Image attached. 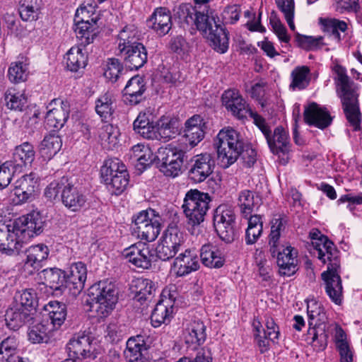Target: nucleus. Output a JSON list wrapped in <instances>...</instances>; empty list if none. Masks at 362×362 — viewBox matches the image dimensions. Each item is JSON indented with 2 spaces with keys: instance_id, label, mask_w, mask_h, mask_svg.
Wrapping results in <instances>:
<instances>
[{
  "instance_id": "nucleus-1",
  "label": "nucleus",
  "mask_w": 362,
  "mask_h": 362,
  "mask_svg": "<svg viewBox=\"0 0 362 362\" xmlns=\"http://www.w3.org/2000/svg\"><path fill=\"white\" fill-rule=\"evenodd\" d=\"M177 16L181 23L195 25L197 30L211 42V46L219 53L228 49V33L215 20L214 10L198 11L190 4H182L178 8Z\"/></svg>"
},
{
  "instance_id": "nucleus-2",
  "label": "nucleus",
  "mask_w": 362,
  "mask_h": 362,
  "mask_svg": "<svg viewBox=\"0 0 362 362\" xmlns=\"http://www.w3.org/2000/svg\"><path fill=\"white\" fill-rule=\"evenodd\" d=\"M337 92L339 96L346 118L354 131L361 129L362 116L359 108L358 87L350 80L346 69L341 66L334 67Z\"/></svg>"
},
{
  "instance_id": "nucleus-3",
  "label": "nucleus",
  "mask_w": 362,
  "mask_h": 362,
  "mask_svg": "<svg viewBox=\"0 0 362 362\" xmlns=\"http://www.w3.org/2000/svg\"><path fill=\"white\" fill-rule=\"evenodd\" d=\"M214 145L218 160L224 168L233 164L243 149L240 134L231 127H226L218 133Z\"/></svg>"
},
{
  "instance_id": "nucleus-4",
  "label": "nucleus",
  "mask_w": 362,
  "mask_h": 362,
  "mask_svg": "<svg viewBox=\"0 0 362 362\" xmlns=\"http://www.w3.org/2000/svg\"><path fill=\"white\" fill-rule=\"evenodd\" d=\"M308 315V335H312V345L319 351L327 346L328 334L326 332L325 313L320 303L315 299L307 301Z\"/></svg>"
},
{
  "instance_id": "nucleus-5",
  "label": "nucleus",
  "mask_w": 362,
  "mask_h": 362,
  "mask_svg": "<svg viewBox=\"0 0 362 362\" xmlns=\"http://www.w3.org/2000/svg\"><path fill=\"white\" fill-rule=\"evenodd\" d=\"M210 202L209 194L198 189H190L186 193L182 209L188 225L195 227L204 221Z\"/></svg>"
},
{
  "instance_id": "nucleus-6",
  "label": "nucleus",
  "mask_w": 362,
  "mask_h": 362,
  "mask_svg": "<svg viewBox=\"0 0 362 362\" xmlns=\"http://www.w3.org/2000/svg\"><path fill=\"white\" fill-rule=\"evenodd\" d=\"M89 297L91 300V309L95 310L98 317L100 318L108 316L117 301L115 285L107 281H100L92 286Z\"/></svg>"
},
{
  "instance_id": "nucleus-7",
  "label": "nucleus",
  "mask_w": 362,
  "mask_h": 362,
  "mask_svg": "<svg viewBox=\"0 0 362 362\" xmlns=\"http://www.w3.org/2000/svg\"><path fill=\"white\" fill-rule=\"evenodd\" d=\"M100 178L112 194H120L129 184L126 166L118 158L106 160L100 168Z\"/></svg>"
},
{
  "instance_id": "nucleus-8",
  "label": "nucleus",
  "mask_w": 362,
  "mask_h": 362,
  "mask_svg": "<svg viewBox=\"0 0 362 362\" xmlns=\"http://www.w3.org/2000/svg\"><path fill=\"white\" fill-rule=\"evenodd\" d=\"M162 218L153 209L144 210L134 216L132 234L147 242L154 241L161 230Z\"/></svg>"
},
{
  "instance_id": "nucleus-9",
  "label": "nucleus",
  "mask_w": 362,
  "mask_h": 362,
  "mask_svg": "<svg viewBox=\"0 0 362 362\" xmlns=\"http://www.w3.org/2000/svg\"><path fill=\"white\" fill-rule=\"evenodd\" d=\"M185 240V234L177 226H169L156 247L158 257L163 261L173 258L184 247Z\"/></svg>"
},
{
  "instance_id": "nucleus-10",
  "label": "nucleus",
  "mask_w": 362,
  "mask_h": 362,
  "mask_svg": "<svg viewBox=\"0 0 362 362\" xmlns=\"http://www.w3.org/2000/svg\"><path fill=\"white\" fill-rule=\"evenodd\" d=\"M235 212L230 206L221 204L216 209L214 226L220 238L226 243H231L235 239Z\"/></svg>"
},
{
  "instance_id": "nucleus-11",
  "label": "nucleus",
  "mask_w": 362,
  "mask_h": 362,
  "mask_svg": "<svg viewBox=\"0 0 362 362\" xmlns=\"http://www.w3.org/2000/svg\"><path fill=\"white\" fill-rule=\"evenodd\" d=\"M21 234L14 221L0 223V250L8 255L18 253L25 244Z\"/></svg>"
},
{
  "instance_id": "nucleus-12",
  "label": "nucleus",
  "mask_w": 362,
  "mask_h": 362,
  "mask_svg": "<svg viewBox=\"0 0 362 362\" xmlns=\"http://www.w3.org/2000/svg\"><path fill=\"white\" fill-rule=\"evenodd\" d=\"M93 338L85 332L74 334L66 344L69 358L65 362H74L90 358L93 355Z\"/></svg>"
},
{
  "instance_id": "nucleus-13",
  "label": "nucleus",
  "mask_w": 362,
  "mask_h": 362,
  "mask_svg": "<svg viewBox=\"0 0 362 362\" xmlns=\"http://www.w3.org/2000/svg\"><path fill=\"white\" fill-rule=\"evenodd\" d=\"M340 267L339 259H334L333 263H328L327 271L322 274L325 282V291L332 302L340 305L343 299V287L339 274Z\"/></svg>"
},
{
  "instance_id": "nucleus-14",
  "label": "nucleus",
  "mask_w": 362,
  "mask_h": 362,
  "mask_svg": "<svg viewBox=\"0 0 362 362\" xmlns=\"http://www.w3.org/2000/svg\"><path fill=\"white\" fill-rule=\"evenodd\" d=\"M161 164L160 170L165 176L175 177L182 173L185 152L169 146L160 152Z\"/></svg>"
},
{
  "instance_id": "nucleus-15",
  "label": "nucleus",
  "mask_w": 362,
  "mask_h": 362,
  "mask_svg": "<svg viewBox=\"0 0 362 362\" xmlns=\"http://www.w3.org/2000/svg\"><path fill=\"white\" fill-rule=\"evenodd\" d=\"M18 226L21 238L26 244L32 238L40 235L44 228L45 221L38 211H32L14 220Z\"/></svg>"
},
{
  "instance_id": "nucleus-16",
  "label": "nucleus",
  "mask_w": 362,
  "mask_h": 362,
  "mask_svg": "<svg viewBox=\"0 0 362 362\" xmlns=\"http://www.w3.org/2000/svg\"><path fill=\"white\" fill-rule=\"evenodd\" d=\"M309 236L315 251V254L323 264H325L327 261H329V263H333L335 259H339L337 250L333 243L327 236L322 234L319 230H311Z\"/></svg>"
},
{
  "instance_id": "nucleus-17",
  "label": "nucleus",
  "mask_w": 362,
  "mask_h": 362,
  "mask_svg": "<svg viewBox=\"0 0 362 362\" xmlns=\"http://www.w3.org/2000/svg\"><path fill=\"white\" fill-rule=\"evenodd\" d=\"M45 117V124L49 129H60L66 122L70 112V106L67 101L55 99L49 106Z\"/></svg>"
},
{
  "instance_id": "nucleus-18",
  "label": "nucleus",
  "mask_w": 362,
  "mask_h": 362,
  "mask_svg": "<svg viewBox=\"0 0 362 362\" xmlns=\"http://www.w3.org/2000/svg\"><path fill=\"white\" fill-rule=\"evenodd\" d=\"M117 51L118 55L123 59L125 66L130 70H138L147 62V51L141 43L123 47Z\"/></svg>"
},
{
  "instance_id": "nucleus-19",
  "label": "nucleus",
  "mask_w": 362,
  "mask_h": 362,
  "mask_svg": "<svg viewBox=\"0 0 362 362\" xmlns=\"http://www.w3.org/2000/svg\"><path fill=\"white\" fill-rule=\"evenodd\" d=\"M125 259L138 268L147 269L151 266L152 255L148 245L138 242L124 250Z\"/></svg>"
},
{
  "instance_id": "nucleus-20",
  "label": "nucleus",
  "mask_w": 362,
  "mask_h": 362,
  "mask_svg": "<svg viewBox=\"0 0 362 362\" xmlns=\"http://www.w3.org/2000/svg\"><path fill=\"white\" fill-rule=\"evenodd\" d=\"M222 103L228 111L239 119L245 118L250 111L249 105L236 89H228L223 92Z\"/></svg>"
},
{
  "instance_id": "nucleus-21",
  "label": "nucleus",
  "mask_w": 362,
  "mask_h": 362,
  "mask_svg": "<svg viewBox=\"0 0 362 362\" xmlns=\"http://www.w3.org/2000/svg\"><path fill=\"white\" fill-rule=\"evenodd\" d=\"M192 163L188 172V176L194 183L203 182L213 172L214 162L209 153L194 156Z\"/></svg>"
},
{
  "instance_id": "nucleus-22",
  "label": "nucleus",
  "mask_w": 362,
  "mask_h": 362,
  "mask_svg": "<svg viewBox=\"0 0 362 362\" xmlns=\"http://www.w3.org/2000/svg\"><path fill=\"white\" fill-rule=\"evenodd\" d=\"M199 268V258L194 249H186L174 259L173 270L177 276H186Z\"/></svg>"
},
{
  "instance_id": "nucleus-23",
  "label": "nucleus",
  "mask_w": 362,
  "mask_h": 362,
  "mask_svg": "<svg viewBox=\"0 0 362 362\" xmlns=\"http://www.w3.org/2000/svg\"><path fill=\"white\" fill-rule=\"evenodd\" d=\"M277 265L279 268V274L281 276H291L298 270V251L291 245H287L281 250L278 251Z\"/></svg>"
},
{
  "instance_id": "nucleus-24",
  "label": "nucleus",
  "mask_w": 362,
  "mask_h": 362,
  "mask_svg": "<svg viewBox=\"0 0 362 362\" xmlns=\"http://www.w3.org/2000/svg\"><path fill=\"white\" fill-rule=\"evenodd\" d=\"M37 187V178L35 174L31 173L22 176L15 182L13 194L16 199H13V202L16 204L26 202L33 194Z\"/></svg>"
},
{
  "instance_id": "nucleus-25",
  "label": "nucleus",
  "mask_w": 362,
  "mask_h": 362,
  "mask_svg": "<svg viewBox=\"0 0 362 362\" xmlns=\"http://www.w3.org/2000/svg\"><path fill=\"white\" fill-rule=\"evenodd\" d=\"M87 279V268L84 263H73L65 275V282L74 295L78 294L83 289Z\"/></svg>"
},
{
  "instance_id": "nucleus-26",
  "label": "nucleus",
  "mask_w": 362,
  "mask_h": 362,
  "mask_svg": "<svg viewBox=\"0 0 362 362\" xmlns=\"http://www.w3.org/2000/svg\"><path fill=\"white\" fill-rule=\"evenodd\" d=\"M265 138L273 154L280 157L289 153L291 144L288 134L282 127H276L274 132H270Z\"/></svg>"
},
{
  "instance_id": "nucleus-27",
  "label": "nucleus",
  "mask_w": 362,
  "mask_h": 362,
  "mask_svg": "<svg viewBox=\"0 0 362 362\" xmlns=\"http://www.w3.org/2000/svg\"><path fill=\"white\" fill-rule=\"evenodd\" d=\"M148 26L156 34L163 36L171 30L172 16L170 11L166 7H158L148 20Z\"/></svg>"
},
{
  "instance_id": "nucleus-28",
  "label": "nucleus",
  "mask_w": 362,
  "mask_h": 362,
  "mask_svg": "<svg viewBox=\"0 0 362 362\" xmlns=\"http://www.w3.org/2000/svg\"><path fill=\"white\" fill-rule=\"evenodd\" d=\"M61 199L63 204L72 211L80 210L86 202V197L68 178Z\"/></svg>"
},
{
  "instance_id": "nucleus-29",
  "label": "nucleus",
  "mask_w": 362,
  "mask_h": 362,
  "mask_svg": "<svg viewBox=\"0 0 362 362\" xmlns=\"http://www.w3.org/2000/svg\"><path fill=\"white\" fill-rule=\"evenodd\" d=\"M304 119L309 125L323 129L330 125L332 118L326 108L313 103L305 108Z\"/></svg>"
},
{
  "instance_id": "nucleus-30",
  "label": "nucleus",
  "mask_w": 362,
  "mask_h": 362,
  "mask_svg": "<svg viewBox=\"0 0 362 362\" xmlns=\"http://www.w3.org/2000/svg\"><path fill=\"white\" fill-rule=\"evenodd\" d=\"M33 319L32 314L26 308H22L13 303L5 314L6 325L11 330H18Z\"/></svg>"
},
{
  "instance_id": "nucleus-31",
  "label": "nucleus",
  "mask_w": 362,
  "mask_h": 362,
  "mask_svg": "<svg viewBox=\"0 0 362 362\" xmlns=\"http://www.w3.org/2000/svg\"><path fill=\"white\" fill-rule=\"evenodd\" d=\"M205 122L199 115H194L185 122V137L192 147L204 137Z\"/></svg>"
},
{
  "instance_id": "nucleus-32",
  "label": "nucleus",
  "mask_w": 362,
  "mask_h": 362,
  "mask_svg": "<svg viewBox=\"0 0 362 362\" xmlns=\"http://www.w3.org/2000/svg\"><path fill=\"white\" fill-rule=\"evenodd\" d=\"M183 336L186 344L193 349H196L206 339V326L199 320H194L185 329Z\"/></svg>"
},
{
  "instance_id": "nucleus-33",
  "label": "nucleus",
  "mask_w": 362,
  "mask_h": 362,
  "mask_svg": "<svg viewBox=\"0 0 362 362\" xmlns=\"http://www.w3.org/2000/svg\"><path fill=\"white\" fill-rule=\"evenodd\" d=\"M145 90L144 81L137 75L128 81L124 89V95L131 105H135L143 100Z\"/></svg>"
},
{
  "instance_id": "nucleus-34",
  "label": "nucleus",
  "mask_w": 362,
  "mask_h": 362,
  "mask_svg": "<svg viewBox=\"0 0 362 362\" xmlns=\"http://www.w3.org/2000/svg\"><path fill=\"white\" fill-rule=\"evenodd\" d=\"M35 154L33 146L28 142H24L16 147L12 159L8 161L12 162L14 168L21 172L23 167L33 163Z\"/></svg>"
},
{
  "instance_id": "nucleus-35",
  "label": "nucleus",
  "mask_w": 362,
  "mask_h": 362,
  "mask_svg": "<svg viewBox=\"0 0 362 362\" xmlns=\"http://www.w3.org/2000/svg\"><path fill=\"white\" fill-rule=\"evenodd\" d=\"M130 288L134 294V298L141 303L151 300L156 291L153 282L142 277L132 280Z\"/></svg>"
},
{
  "instance_id": "nucleus-36",
  "label": "nucleus",
  "mask_w": 362,
  "mask_h": 362,
  "mask_svg": "<svg viewBox=\"0 0 362 362\" xmlns=\"http://www.w3.org/2000/svg\"><path fill=\"white\" fill-rule=\"evenodd\" d=\"M200 258L202 264L209 268H221L225 262L223 253L211 244H206L202 247Z\"/></svg>"
},
{
  "instance_id": "nucleus-37",
  "label": "nucleus",
  "mask_w": 362,
  "mask_h": 362,
  "mask_svg": "<svg viewBox=\"0 0 362 362\" xmlns=\"http://www.w3.org/2000/svg\"><path fill=\"white\" fill-rule=\"evenodd\" d=\"M5 106L10 110L22 112L28 103L25 90H19L15 88H8L4 95Z\"/></svg>"
},
{
  "instance_id": "nucleus-38",
  "label": "nucleus",
  "mask_w": 362,
  "mask_h": 362,
  "mask_svg": "<svg viewBox=\"0 0 362 362\" xmlns=\"http://www.w3.org/2000/svg\"><path fill=\"white\" fill-rule=\"evenodd\" d=\"M48 319L53 328H59L64 322L66 317V305L57 300L49 301L44 307Z\"/></svg>"
},
{
  "instance_id": "nucleus-39",
  "label": "nucleus",
  "mask_w": 362,
  "mask_h": 362,
  "mask_svg": "<svg viewBox=\"0 0 362 362\" xmlns=\"http://www.w3.org/2000/svg\"><path fill=\"white\" fill-rule=\"evenodd\" d=\"M88 57L83 49L79 46L72 47L66 54V64L69 70L73 72L84 69Z\"/></svg>"
},
{
  "instance_id": "nucleus-40",
  "label": "nucleus",
  "mask_w": 362,
  "mask_h": 362,
  "mask_svg": "<svg viewBox=\"0 0 362 362\" xmlns=\"http://www.w3.org/2000/svg\"><path fill=\"white\" fill-rule=\"evenodd\" d=\"M310 69L308 66H298L291 73L290 89L300 90L306 88L310 82Z\"/></svg>"
},
{
  "instance_id": "nucleus-41",
  "label": "nucleus",
  "mask_w": 362,
  "mask_h": 362,
  "mask_svg": "<svg viewBox=\"0 0 362 362\" xmlns=\"http://www.w3.org/2000/svg\"><path fill=\"white\" fill-rule=\"evenodd\" d=\"M62 141L59 136L49 134L45 136L40 146V152L45 160H49L61 149Z\"/></svg>"
},
{
  "instance_id": "nucleus-42",
  "label": "nucleus",
  "mask_w": 362,
  "mask_h": 362,
  "mask_svg": "<svg viewBox=\"0 0 362 362\" xmlns=\"http://www.w3.org/2000/svg\"><path fill=\"white\" fill-rule=\"evenodd\" d=\"M144 349L145 343L144 337L141 335H137L127 340L124 355L129 362H137L141 358L142 351Z\"/></svg>"
},
{
  "instance_id": "nucleus-43",
  "label": "nucleus",
  "mask_w": 362,
  "mask_h": 362,
  "mask_svg": "<svg viewBox=\"0 0 362 362\" xmlns=\"http://www.w3.org/2000/svg\"><path fill=\"white\" fill-rule=\"evenodd\" d=\"M19 342L14 336H9L0 342V362H17Z\"/></svg>"
},
{
  "instance_id": "nucleus-44",
  "label": "nucleus",
  "mask_w": 362,
  "mask_h": 362,
  "mask_svg": "<svg viewBox=\"0 0 362 362\" xmlns=\"http://www.w3.org/2000/svg\"><path fill=\"white\" fill-rule=\"evenodd\" d=\"M74 32L76 37L81 41V45L85 47L93 42L95 33L92 27L93 25L89 21L74 20Z\"/></svg>"
},
{
  "instance_id": "nucleus-45",
  "label": "nucleus",
  "mask_w": 362,
  "mask_h": 362,
  "mask_svg": "<svg viewBox=\"0 0 362 362\" xmlns=\"http://www.w3.org/2000/svg\"><path fill=\"white\" fill-rule=\"evenodd\" d=\"M49 255V249L44 244L32 245L26 250L25 264L37 268L43 260L46 259Z\"/></svg>"
},
{
  "instance_id": "nucleus-46",
  "label": "nucleus",
  "mask_w": 362,
  "mask_h": 362,
  "mask_svg": "<svg viewBox=\"0 0 362 362\" xmlns=\"http://www.w3.org/2000/svg\"><path fill=\"white\" fill-rule=\"evenodd\" d=\"M248 226L245 232V241L247 245L257 242L263 230V222L259 215L249 216L247 218Z\"/></svg>"
},
{
  "instance_id": "nucleus-47",
  "label": "nucleus",
  "mask_w": 362,
  "mask_h": 362,
  "mask_svg": "<svg viewBox=\"0 0 362 362\" xmlns=\"http://www.w3.org/2000/svg\"><path fill=\"white\" fill-rule=\"evenodd\" d=\"M153 132L155 134L154 139H163L164 141H169L176 134V130L173 126L171 119L166 117H162L157 122Z\"/></svg>"
},
{
  "instance_id": "nucleus-48",
  "label": "nucleus",
  "mask_w": 362,
  "mask_h": 362,
  "mask_svg": "<svg viewBox=\"0 0 362 362\" xmlns=\"http://www.w3.org/2000/svg\"><path fill=\"white\" fill-rule=\"evenodd\" d=\"M172 313L173 308L168 303L167 304V302L158 303L151 315L152 325L157 327L162 324L169 322Z\"/></svg>"
},
{
  "instance_id": "nucleus-49",
  "label": "nucleus",
  "mask_w": 362,
  "mask_h": 362,
  "mask_svg": "<svg viewBox=\"0 0 362 362\" xmlns=\"http://www.w3.org/2000/svg\"><path fill=\"white\" fill-rule=\"evenodd\" d=\"M40 279L44 280L43 284L52 289L57 290L65 281V274L57 268L43 269L40 274Z\"/></svg>"
},
{
  "instance_id": "nucleus-50",
  "label": "nucleus",
  "mask_w": 362,
  "mask_h": 362,
  "mask_svg": "<svg viewBox=\"0 0 362 362\" xmlns=\"http://www.w3.org/2000/svg\"><path fill=\"white\" fill-rule=\"evenodd\" d=\"M259 204V197L250 190L242 191L238 197V206L245 218L251 215L254 208Z\"/></svg>"
},
{
  "instance_id": "nucleus-51",
  "label": "nucleus",
  "mask_w": 362,
  "mask_h": 362,
  "mask_svg": "<svg viewBox=\"0 0 362 362\" xmlns=\"http://www.w3.org/2000/svg\"><path fill=\"white\" fill-rule=\"evenodd\" d=\"M286 223V220L280 216L274 218L271 222L272 226L269 244L270 246L269 251L273 257L275 256L281 232L284 230Z\"/></svg>"
},
{
  "instance_id": "nucleus-52",
  "label": "nucleus",
  "mask_w": 362,
  "mask_h": 362,
  "mask_svg": "<svg viewBox=\"0 0 362 362\" xmlns=\"http://www.w3.org/2000/svg\"><path fill=\"white\" fill-rule=\"evenodd\" d=\"M134 129L148 139H154L155 134L153 132L154 125L150 122L148 115L145 112H141L134 122Z\"/></svg>"
},
{
  "instance_id": "nucleus-53",
  "label": "nucleus",
  "mask_w": 362,
  "mask_h": 362,
  "mask_svg": "<svg viewBox=\"0 0 362 362\" xmlns=\"http://www.w3.org/2000/svg\"><path fill=\"white\" fill-rule=\"evenodd\" d=\"M139 31L134 25L124 26L118 34L117 50L123 47H129L133 44H138Z\"/></svg>"
},
{
  "instance_id": "nucleus-54",
  "label": "nucleus",
  "mask_w": 362,
  "mask_h": 362,
  "mask_svg": "<svg viewBox=\"0 0 362 362\" xmlns=\"http://www.w3.org/2000/svg\"><path fill=\"white\" fill-rule=\"evenodd\" d=\"M119 131L110 124H104L100 129L99 137L101 144L107 148H112L117 144Z\"/></svg>"
},
{
  "instance_id": "nucleus-55",
  "label": "nucleus",
  "mask_w": 362,
  "mask_h": 362,
  "mask_svg": "<svg viewBox=\"0 0 362 362\" xmlns=\"http://www.w3.org/2000/svg\"><path fill=\"white\" fill-rule=\"evenodd\" d=\"M113 94L107 92L100 95L95 101V111L103 119L109 118L113 112Z\"/></svg>"
},
{
  "instance_id": "nucleus-56",
  "label": "nucleus",
  "mask_w": 362,
  "mask_h": 362,
  "mask_svg": "<svg viewBox=\"0 0 362 362\" xmlns=\"http://www.w3.org/2000/svg\"><path fill=\"white\" fill-rule=\"evenodd\" d=\"M276 4L281 12L284 14V18L288 27L293 31L296 27L293 22L295 15V4L293 0H275Z\"/></svg>"
},
{
  "instance_id": "nucleus-57",
  "label": "nucleus",
  "mask_w": 362,
  "mask_h": 362,
  "mask_svg": "<svg viewBox=\"0 0 362 362\" xmlns=\"http://www.w3.org/2000/svg\"><path fill=\"white\" fill-rule=\"evenodd\" d=\"M9 80L13 83H19L26 80L28 76V67L25 63L18 62L12 63L8 69Z\"/></svg>"
},
{
  "instance_id": "nucleus-58",
  "label": "nucleus",
  "mask_w": 362,
  "mask_h": 362,
  "mask_svg": "<svg viewBox=\"0 0 362 362\" xmlns=\"http://www.w3.org/2000/svg\"><path fill=\"white\" fill-rule=\"evenodd\" d=\"M13 303L22 308H26L31 313L36 303V294L32 289H25L15 298Z\"/></svg>"
},
{
  "instance_id": "nucleus-59",
  "label": "nucleus",
  "mask_w": 362,
  "mask_h": 362,
  "mask_svg": "<svg viewBox=\"0 0 362 362\" xmlns=\"http://www.w3.org/2000/svg\"><path fill=\"white\" fill-rule=\"evenodd\" d=\"M322 39V37H314L312 36L302 35L298 33L295 36V40L298 45L308 50H313L320 47L323 45Z\"/></svg>"
},
{
  "instance_id": "nucleus-60",
  "label": "nucleus",
  "mask_w": 362,
  "mask_h": 362,
  "mask_svg": "<svg viewBox=\"0 0 362 362\" xmlns=\"http://www.w3.org/2000/svg\"><path fill=\"white\" fill-rule=\"evenodd\" d=\"M49 339L47 329L42 324L32 327L28 332V339L33 344L47 343Z\"/></svg>"
},
{
  "instance_id": "nucleus-61",
  "label": "nucleus",
  "mask_w": 362,
  "mask_h": 362,
  "mask_svg": "<svg viewBox=\"0 0 362 362\" xmlns=\"http://www.w3.org/2000/svg\"><path fill=\"white\" fill-rule=\"evenodd\" d=\"M122 65L117 59H109L104 71L105 77L111 82H115L118 79Z\"/></svg>"
},
{
  "instance_id": "nucleus-62",
  "label": "nucleus",
  "mask_w": 362,
  "mask_h": 362,
  "mask_svg": "<svg viewBox=\"0 0 362 362\" xmlns=\"http://www.w3.org/2000/svg\"><path fill=\"white\" fill-rule=\"evenodd\" d=\"M19 172L12 162L6 161L0 165V189L7 187L11 182L13 173Z\"/></svg>"
},
{
  "instance_id": "nucleus-63",
  "label": "nucleus",
  "mask_w": 362,
  "mask_h": 362,
  "mask_svg": "<svg viewBox=\"0 0 362 362\" xmlns=\"http://www.w3.org/2000/svg\"><path fill=\"white\" fill-rule=\"evenodd\" d=\"M325 27L327 31L331 33V36L338 42L341 40L339 31L345 32L347 29L346 23L343 21L337 19L326 21Z\"/></svg>"
},
{
  "instance_id": "nucleus-64",
  "label": "nucleus",
  "mask_w": 362,
  "mask_h": 362,
  "mask_svg": "<svg viewBox=\"0 0 362 362\" xmlns=\"http://www.w3.org/2000/svg\"><path fill=\"white\" fill-rule=\"evenodd\" d=\"M270 24L280 41L286 43L289 42L290 37L287 34L286 27L274 13H272L270 17Z\"/></svg>"
}]
</instances>
